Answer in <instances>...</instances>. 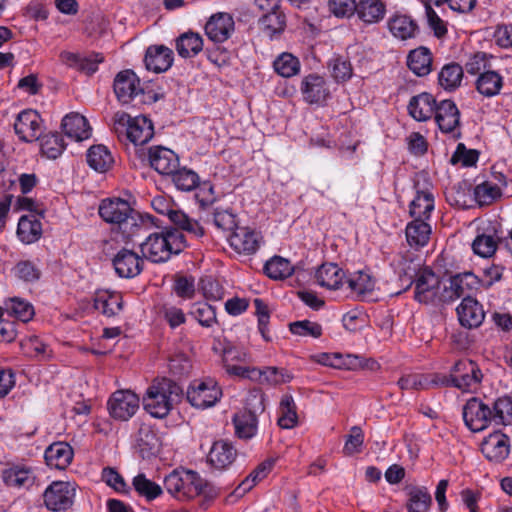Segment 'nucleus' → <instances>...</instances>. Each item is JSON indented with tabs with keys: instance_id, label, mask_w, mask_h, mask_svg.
Returning <instances> with one entry per match:
<instances>
[{
	"instance_id": "obj_1",
	"label": "nucleus",
	"mask_w": 512,
	"mask_h": 512,
	"mask_svg": "<svg viewBox=\"0 0 512 512\" xmlns=\"http://www.w3.org/2000/svg\"><path fill=\"white\" fill-rule=\"evenodd\" d=\"M99 215L105 222L116 225L126 239L140 235L148 226L127 201L119 198L102 200Z\"/></svg>"
},
{
	"instance_id": "obj_2",
	"label": "nucleus",
	"mask_w": 512,
	"mask_h": 512,
	"mask_svg": "<svg viewBox=\"0 0 512 512\" xmlns=\"http://www.w3.org/2000/svg\"><path fill=\"white\" fill-rule=\"evenodd\" d=\"M183 396V389L168 378L155 379L143 398L144 409L155 418L166 417Z\"/></svg>"
},
{
	"instance_id": "obj_3",
	"label": "nucleus",
	"mask_w": 512,
	"mask_h": 512,
	"mask_svg": "<svg viewBox=\"0 0 512 512\" xmlns=\"http://www.w3.org/2000/svg\"><path fill=\"white\" fill-rule=\"evenodd\" d=\"M186 247L183 232L178 229L164 228L163 230L149 234L140 244L144 258L154 263L166 262L173 254H179Z\"/></svg>"
},
{
	"instance_id": "obj_4",
	"label": "nucleus",
	"mask_w": 512,
	"mask_h": 512,
	"mask_svg": "<svg viewBox=\"0 0 512 512\" xmlns=\"http://www.w3.org/2000/svg\"><path fill=\"white\" fill-rule=\"evenodd\" d=\"M113 128L117 134H125L135 145L146 144L154 135L151 120L144 116L132 118L125 112H117L113 117Z\"/></svg>"
},
{
	"instance_id": "obj_5",
	"label": "nucleus",
	"mask_w": 512,
	"mask_h": 512,
	"mask_svg": "<svg viewBox=\"0 0 512 512\" xmlns=\"http://www.w3.org/2000/svg\"><path fill=\"white\" fill-rule=\"evenodd\" d=\"M198 473L192 470H173L164 478V488L176 500L184 502L197 496Z\"/></svg>"
},
{
	"instance_id": "obj_6",
	"label": "nucleus",
	"mask_w": 512,
	"mask_h": 512,
	"mask_svg": "<svg viewBox=\"0 0 512 512\" xmlns=\"http://www.w3.org/2000/svg\"><path fill=\"white\" fill-rule=\"evenodd\" d=\"M222 391L213 379L194 380L186 394L188 402L196 408L214 406L220 399Z\"/></svg>"
},
{
	"instance_id": "obj_7",
	"label": "nucleus",
	"mask_w": 512,
	"mask_h": 512,
	"mask_svg": "<svg viewBox=\"0 0 512 512\" xmlns=\"http://www.w3.org/2000/svg\"><path fill=\"white\" fill-rule=\"evenodd\" d=\"M451 369L454 387L464 392L475 391L483 379L478 364L470 359L457 361Z\"/></svg>"
},
{
	"instance_id": "obj_8",
	"label": "nucleus",
	"mask_w": 512,
	"mask_h": 512,
	"mask_svg": "<svg viewBox=\"0 0 512 512\" xmlns=\"http://www.w3.org/2000/svg\"><path fill=\"white\" fill-rule=\"evenodd\" d=\"M76 487L74 483L55 481L44 492V503L51 511H65L72 507L75 498Z\"/></svg>"
},
{
	"instance_id": "obj_9",
	"label": "nucleus",
	"mask_w": 512,
	"mask_h": 512,
	"mask_svg": "<svg viewBox=\"0 0 512 512\" xmlns=\"http://www.w3.org/2000/svg\"><path fill=\"white\" fill-rule=\"evenodd\" d=\"M463 419L471 431H481L493 422L492 408L479 398L472 397L463 406Z\"/></svg>"
},
{
	"instance_id": "obj_10",
	"label": "nucleus",
	"mask_w": 512,
	"mask_h": 512,
	"mask_svg": "<svg viewBox=\"0 0 512 512\" xmlns=\"http://www.w3.org/2000/svg\"><path fill=\"white\" fill-rule=\"evenodd\" d=\"M511 440L500 430L485 436L480 444L484 457L493 463H502L510 454Z\"/></svg>"
},
{
	"instance_id": "obj_11",
	"label": "nucleus",
	"mask_w": 512,
	"mask_h": 512,
	"mask_svg": "<svg viewBox=\"0 0 512 512\" xmlns=\"http://www.w3.org/2000/svg\"><path fill=\"white\" fill-rule=\"evenodd\" d=\"M480 279L472 272L467 271L451 276L449 286L445 287L443 301H454L460 297H471L480 286Z\"/></svg>"
},
{
	"instance_id": "obj_12",
	"label": "nucleus",
	"mask_w": 512,
	"mask_h": 512,
	"mask_svg": "<svg viewBox=\"0 0 512 512\" xmlns=\"http://www.w3.org/2000/svg\"><path fill=\"white\" fill-rule=\"evenodd\" d=\"M139 408V397L130 390H118L108 401L110 415L117 420L126 421Z\"/></svg>"
},
{
	"instance_id": "obj_13",
	"label": "nucleus",
	"mask_w": 512,
	"mask_h": 512,
	"mask_svg": "<svg viewBox=\"0 0 512 512\" xmlns=\"http://www.w3.org/2000/svg\"><path fill=\"white\" fill-rule=\"evenodd\" d=\"M14 130L21 141L39 140L42 134V119L35 110H23L16 118Z\"/></svg>"
},
{
	"instance_id": "obj_14",
	"label": "nucleus",
	"mask_w": 512,
	"mask_h": 512,
	"mask_svg": "<svg viewBox=\"0 0 512 512\" xmlns=\"http://www.w3.org/2000/svg\"><path fill=\"white\" fill-rule=\"evenodd\" d=\"M414 298L419 303H433L440 290V278L431 269L423 268L414 281Z\"/></svg>"
},
{
	"instance_id": "obj_15",
	"label": "nucleus",
	"mask_w": 512,
	"mask_h": 512,
	"mask_svg": "<svg viewBox=\"0 0 512 512\" xmlns=\"http://www.w3.org/2000/svg\"><path fill=\"white\" fill-rule=\"evenodd\" d=\"M113 87L117 99L123 104L131 102L137 95L143 93L140 79L129 69L116 75Z\"/></svg>"
},
{
	"instance_id": "obj_16",
	"label": "nucleus",
	"mask_w": 512,
	"mask_h": 512,
	"mask_svg": "<svg viewBox=\"0 0 512 512\" xmlns=\"http://www.w3.org/2000/svg\"><path fill=\"white\" fill-rule=\"evenodd\" d=\"M301 93L309 104H323L330 97V90L325 79L317 74H309L301 81Z\"/></svg>"
},
{
	"instance_id": "obj_17",
	"label": "nucleus",
	"mask_w": 512,
	"mask_h": 512,
	"mask_svg": "<svg viewBox=\"0 0 512 512\" xmlns=\"http://www.w3.org/2000/svg\"><path fill=\"white\" fill-rule=\"evenodd\" d=\"M150 166L163 176H168L179 166V157L171 149L164 146H152L148 149Z\"/></svg>"
},
{
	"instance_id": "obj_18",
	"label": "nucleus",
	"mask_w": 512,
	"mask_h": 512,
	"mask_svg": "<svg viewBox=\"0 0 512 512\" xmlns=\"http://www.w3.org/2000/svg\"><path fill=\"white\" fill-rule=\"evenodd\" d=\"M144 260L132 250L123 248L113 258L115 272L122 278H133L143 270Z\"/></svg>"
},
{
	"instance_id": "obj_19",
	"label": "nucleus",
	"mask_w": 512,
	"mask_h": 512,
	"mask_svg": "<svg viewBox=\"0 0 512 512\" xmlns=\"http://www.w3.org/2000/svg\"><path fill=\"white\" fill-rule=\"evenodd\" d=\"M233 17L224 12L217 13L210 17L205 25V33L210 40L216 43H222L230 38L234 32Z\"/></svg>"
},
{
	"instance_id": "obj_20",
	"label": "nucleus",
	"mask_w": 512,
	"mask_h": 512,
	"mask_svg": "<svg viewBox=\"0 0 512 512\" xmlns=\"http://www.w3.org/2000/svg\"><path fill=\"white\" fill-rule=\"evenodd\" d=\"M236 458L237 450L232 443L226 440H218L213 443L207 461L211 467L222 471L230 467Z\"/></svg>"
},
{
	"instance_id": "obj_21",
	"label": "nucleus",
	"mask_w": 512,
	"mask_h": 512,
	"mask_svg": "<svg viewBox=\"0 0 512 512\" xmlns=\"http://www.w3.org/2000/svg\"><path fill=\"white\" fill-rule=\"evenodd\" d=\"M457 315L462 326L469 329L480 326L485 318L482 305L472 297H466L457 307Z\"/></svg>"
},
{
	"instance_id": "obj_22",
	"label": "nucleus",
	"mask_w": 512,
	"mask_h": 512,
	"mask_svg": "<svg viewBox=\"0 0 512 512\" xmlns=\"http://www.w3.org/2000/svg\"><path fill=\"white\" fill-rule=\"evenodd\" d=\"M434 113L435 121L443 133H453L460 124V112L451 100L441 101Z\"/></svg>"
},
{
	"instance_id": "obj_23",
	"label": "nucleus",
	"mask_w": 512,
	"mask_h": 512,
	"mask_svg": "<svg viewBox=\"0 0 512 512\" xmlns=\"http://www.w3.org/2000/svg\"><path fill=\"white\" fill-rule=\"evenodd\" d=\"M390 33L397 39L408 40L415 38L420 30L414 19L409 15L395 13L387 21Z\"/></svg>"
},
{
	"instance_id": "obj_24",
	"label": "nucleus",
	"mask_w": 512,
	"mask_h": 512,
	"mask_svg": "<svg viewBox=\"0 0 512 512\" xmlns=\"http://www.w3.org/2000/svg\"><path fill=\"white\" fill-rule=\"evenodd\" d=\"M173 51L163 45L148 47L144 62L148 70L156 73L167 71L173 63Z\"/></svg>"
},
{
	"instance_id": "obj_25",
	"label": "nucleus",
	"mask_w": 512,
	"mask_h": 512,
	"mask_svg": "<svg viewBox=\"0 0 512 512\" xmlns=\"http://www.w3.org/2000/svg\"><path fill=\"white\" fill-rule=\"evenodd\" d=\"M393 266L404 289L411 287L422 271L421 263L409 255H399L394 260Z\"/></svg>"
},
{
	"instance_id": "obj_26",
	"label": "nucleus",
	"mask_w": 512,
	"mask_h": 512,
	"mask_svg": "<svg viewBox=\"0 0 512 512\" xmlns=\"http://www.w3.org/2000/svg\"><path fill=\"white\" fill-rule=\"evenodd\" d=\"M160 448V439L152 426L142 424L136 436V449L143 459L156 455Z\"/></svg>"
},
{
	"instance_id": "obj_27",
	"label": "nucleus",
	"mask_w": 512,
	"mask_h": 512,
	"mask_svg": "<svg viewBox=\"0 0 512 512\" xmlns=\"http://www.w3.org/2000/svg\"><path fill=\"white\" fill-rule=\"evenodd\" d=\"M65 135L75 141H82L90 137L91 128L87 119L79 113L67 114L61 123Z\"/></svg>"
},
{
	"instance_id": "obj_28",
	"label": "nucleus",
	"mask_w": 512,
	"mask_h": 512,
	"mask_svg": "<svg viewBox=\"0 0 512 512\" xmlns=\"http://www.w3.org/2000/svg\"><path fill=\"white\" fill-rule=\"evenodd\" d=\"M44 457L48 466L63 470L73 459V449L66 442H55L45 450Z\"/></svg>"
},
{
	"instance_id": "obj_29",
	"label": "nucleus",
	"mask_w": 512,
	"mask_h": 512,
	"mask_svg": "<svg viewBox=\"0 0 512 512\" xmlns=\"http://www.w3.org/2000/svg\"><path fill=\"white\" fill-rule=\"evenodd\" d=\"M436 101L429 93L413 96L408 104V112L417 121H426L431 118L436 109Z\"/></svg>"
},
{
	"instance_id": "obj_30",
	"label": "nucleus",
	"mask_w": 512,
	"mask_h": 512,
	"mask_svg": "<svg viewBox=\"0 0 512 512\" xmlns=\"http://www.w3.org/2000/svg\"><path fill=\"white\" fill-rule=\"evenodd\" d=\"M229 243L240 254H253L258 249L257 236L247 227H237L229 236Z\"/></svg>"
},
{
	"instance_id": "obj_31",
	"label": "nucleus",
	"mask_w": 512,
	"mask_h": 512,
	"mask_svg": "<svg viewBox=\"0 0 512 512\" xmlns=\"http://www.w3.org/2000/svg\"><path fill=\"white\" fill-rule=\"evenodd\" d=\"M94 308L107 317L115 316L123 308L122 296L116 292L97 291L94 296Z\"/></svg>"
},
{
	"instance_id": "obj_32",
	"label": "nucleus",
	"mask_w": 512,
	"mask_h": 512,
	"mask_svg": "<svg viewBox=\"0 0 512 512\" xmlns=\"http://www.w3.org/2000/svg\"><path fill=\"white\" fill-rule=\"evenodd\" d=\"M344 271L334 263L321 265L315 274L317 283L327 289H339L344 285Z\"/></svg>"
},
{
	"instance_id": "obj_33",
	"label": "nucleus",
	"mask_w": 512,
	"mask_h": 512,
	"mask_svg": "<svg viewBox=\"0 0 512 512\" xmlns=\"http://www.w3.org/2000/svg\"><path fill=\"white\" fill-rule=\"evenodd\" d=\"M275 459L270 458L260 463L233 491L235 497H242L250 491L258 481L264 479L272 470Z\"/></svg>"
},
{
	"instance_id": "obj_34",
	"label": "nucleus",
	"mask_w": 512,
	"mask_h": 512,
	"mask_svg": "<svg viewBox=\"0 0 512 512\" xmlns=\"http://www.w3.org/2000/svg\"><path fill=\"white\" fill-rule=\"evenodd\" d=\"M275 459L270 458L260 463L233 491L235 497H242L250 491L258 481L264 479L272 470Z\"/></svg>"
},
{
	"instance_id": "obj_35",
	"label": "nucleus",
	"mask_w": 512,
	"mask_h": 512,
	"mask_svg": "<svg viewBox=\"0 0 512 512\" xmlns=\"http://www.w3.org/2000/svg\"><path fill=\"white\" fill-rule=\"evenodd\" d=\"M275 459L270 458L260 463L233 491L235 497H242L250 491L258 481L264 479L272 470Z\"/></svg>"
},
{
	"instance_id": "obj_36",
	"label": "nucleus",
	"mask_w": 512,
	"mask_h": 512,
	"mask_svg": "<svg viewBox=\"0 0 512 512\" xmlns=\"http://www.w3.org/2000/svg\"><path fill=\"white\" fill-rule=\"evenodd\" d=\"M311 360L323 366L336 369H354L359 365L358 357L354 355H342L340 353H319L311 356Z\"/></svg>"
},
{
	"instance_id": "obj_37",
	"label": "nucleus",
	"mask_w": 512,
	"mask_h": 512,
	"mask_svg": "<svg viewBox=\"0 0 512 512\" xmlns=\"http://www.w3.org/2000/svg\"><path fill=\"white\" fill-rule=\"evenodd\" d=\"M386 13L382 0H360L357 3L356 14L366 24L380 22Z\"/></svg>"
},
{
	"instance_id": "obj_38",
	"label": "nucleus",
	"mask_w": 512,
	"mask_h": 512,
	"mask_svg": "<svg viewBox=\"0 0 512 512\" xmlns=\"http://www.w3.org/2000/svg\"><path fill=\"white\" fill-rule=\"evenodd\" d=\"M3 481L9 487L29 488L34 484L35 475L31 468L14 466L3 471Z\"/></svg>"
},
{
	"instance_id": "obj_39",
	"label": "nucleus",
	"mask_w": 512,
	"mask_h": 512,
	"mask_svg": "<svg viewBox=\"0 0 512 512\" xmlns=\"http://www.w3.org/2000/svg\"><path fill=\"white\" fill-rule=\"evenodd\" d=\"M17 235L25 244L36 242L42 235V224L35 215H24L19 219Z\"/></svg>"
},
{
	"instance_id": "obj_40",
	"label": "nucleus",
	"mask_w": 512,
	"mask_h": 512,
	"mask_svg": "<svg viewBox=\"0 0 512 512\" xmlns=\"http://www.w3.org/2000/svg\"><path fill=\"white\" fill-rule=\"evenodd\" d=\"M87 163L96 172L104 173L112 167L114 158L106 146L99 144L88 149Z\"/></svg>"
},
{
	"instance_id": "obj_41",
	"label": "nucleus",
	"mask_w": 512,
	"mask_h": 512,
	"mask_svg": "<svg viewBox=\"0 0 512 512\" xmlns=\"http://www.w3.org/2000/svg\"><path fill=\"white\" fill-rule=\"evenodd\" d=\"M409 69L417 76H426L431 72L432 55L428 48L412 50L407 59Z\"/></svg>"
},
{
	"instance_id": "obj_42",
	"label": "nucleus",
	"mask_w": 512,
	"mask_h": 512,
	"mask_svg": "<svg viewBox=\"0 0 512 512\" xmlns=\"http://www.w3.org/2000/svg\"><path fill=\"white\" fill-rule=\"evenodd\" d=\"M431 234L430 225L422 218H414L406 227V239L410 246L422 247Z\"/></svg>"
},
{
	"instance_id": "obj_43",
	"label": "nucleus",
	"mask_w": 512,
	"mask_h": 512,
	"mask_svg": "<svg viewBox=\"0 0 512 512\" xmlns=\"http://www.w3.org/2000/svg\"><path fill=\"white\" fill-rule=\"evenodd\" d=\"M203 49L202 37L194 32L181 34L176 40V50L183 58L193 57Z\"/></svg>"
},
{
	"instance_id": "obj_44",
	"label": "nucleus",
	"mask_w": 512,
	"mask_h": 512,
	"mask_svg": "<svg viewBox=\"0 0 512 512\" xmlns=\"http://www.w3.org/2000/svg\"><path fill=\"white\" fill-rule=\"evenodd\" d=\"M434 209V196L429 190L417 191V194L410 204V215L413 218L427 220Z\"/></svg>"
},
{
	"instance_id": "obj_45",
	"label": "nucleus",
	"mask_w": 512,
	"mask_h": 512,
	"mask_svg": "<svg viewBox=\"0 0 512 512\" xmlns=\"http://www.w3.org/2000/svg\"><path fill=\"white\" fill-rule=\"evenodd\" d=\"M258 416L252 413L239 412L234 415L235 433L240 439H251L257 433Z\"/></svg>"
},
{
	"instance_id": "obj_46",
	"label": "nucleus",
	"mask_w": 512,
	"mask_h": 512,
	"mask_svg": "<svg viewBox=\"0 0 512 512\" xmlns=\"http://www.w3.org/2000/svg\"><path fill=\"white\" fill-rule=\"evenodd\" d=\"M278 425L283 429H291L298 423L297 408L292 395L282 396L279 405Z\"/></svg>"
},
{
	"instance_id": "obj_47",
	"label": "nucleus",
	"mask_w": 512,
	"mask_h": 512,
	"mask_svg": "<svg viewBox=\"0 0 512 512\" xmlns=\"http://www.w3.org/2000/svg\"><path fill=\"white\" fill-rule=\"evenodd\" d=\"M167 216L169 220L176 226L172 227L173 229H178L181 232L186 231L197 238L204 235V228L197 221L190 219L182 211L171 209Z\"/></svg>"
},
{
	"instance_id": "obj_48",
	"label": "nucleus",
	"mask_w": 512,
	"mask_h": 512,
	"mask_svg": "<svg viewBox=\"0 0 512 512\" xmlns=\"http://www.w3.org/2000/svg\"><path fill=\"white\" fill-rule=\"evenodd\" d=\"M264 272L273 280H283L293 274L294 266L288 259L274 256L266 262Z\"/></svg>"
},
{
	"instance_id": "obj_49",
	"label": "nucleus",
	"mask_w": 512,
	"mask_h": 512,
	"mask_svg": "<svg viewBox=\"0 0 512 512\" xmlns=\"http://www.w3.org/2000/svg\"><path fill=\"white\" fill-rule=\"evenodd\" d=\"M502 77L495 71H486L476 81L478 92L486 97L497 95L502 87Z\"/></svg>"
},
{
	"instance_id": "obj_50",
	"label": "nucleus",
	"mask_w": 512,
	"mask_h": 512,
	"mask_svg": "<svg viewBox=\"0 0 512 512\" xmlns=\"http://www.w3.org/2000/svg\"><path fill=\"white\" fill-rule=\"evenodd\" d=\"M132 485L137 494L147 501H152L163 493L162 487L140 473L133 478Z\"/></svg>"
},
{
	"instance_id": "obj_51",
	"label": "nucleus",
	"mask_w": 512,
	"mask_h": 512,
	"mask_svg": "<svg viewBox=\"0 0 512 512\" xmlns=\"http://www.w3.org/2000/svg\"><path fill=\"white\" fill-rule=\"evenodd\" d=\"M41 153L49 159L58 158L65 149V143L58 132H50L40 137Z\"/></svg>"
},
{
	"instance_id": "obj_52",
	"label": "nucleus",
	"mask_w": 512,
	"mask_h": 512,
	"mask_svg": "<svg viewBox=\"0 0 512 512\" xmlns=\"http://www.w3.org/2000/svg\"><path fill=\"white\" fill-rule=\"evenodd\" d=\"M168 176L171 178L175 187L181 191H191L195 189L199 183V177L196 172L186 167H180V165Z\"/></svg>"
},
{
	"instance_id": "obj_53",
	"label": "nucleus",
	"mask_w": 512,
	"mask_h": 512,
	"mask_svg": "<svg viewBox=\"0 0 512 512\" xmlns=\"http://www.w3.org/2000/svg\"><path fill=\"white\" fill-rule=\"evenodd\" d=\"M463 78V69L457 63L445 65L439 73V84L445 90H455L461 84Z\"/></svg>"
},
{
	"instance_id": "obj_54",
	"label": "nucleus",
	"mask_w": 512,
	"mask_h": 512,
	"mask_svg": "<svg viewBox=\"0 0 512 512\" xmlns=\"http://www.w3.org/2000/svg\"><path fill=\"white\" fill-rule=\"evenodd\" d=\"M22 353L31 358L41 360L48 359L51 356L49 346L40 340L37 336H30L23 339L20 343Z\"/></svg>"
},
{
	"instance_id": "obj_55",
	"label": "nucleus",
	"mask_w": 512,
	"mask_h": 512,
	"mask_svg": "<svg viewBox=\"0 0 512 512\" xmlns=\"http://www.w3.org/2000/svg\"><path fill=\"white\" fill-rule=\"evenodd\" d=\"M274 70L284 78L295 76L300 71V62L297 57L291 53L284 52L273 62Z\"/></svg>"
},
{
	"instance_id": "obj_56",
	"label": "nucleus",
	"mask_w": 512,
	"mask_h": 512,
	"mask_svg": "<svg viewBox=\"0 0 512 512\" xmlns=\"http://www.w3.org/2000/svg\"><path fill=\"white\" fill-rule=\"evenodd\" d=\"M493 422L497 425H512V396H503L494 401Z\"/></svg>"
},
{
	"instance_id": "obj_57",
	"label": "nucleus",
	"mask_w": 512,
	"mask_h": 512,
	"mask_svg": "<svg viewBox=\"0 0 512 512\" xmlns=\"http://www.w3.org/2000/svg\"><path fill=\"white\" fill-rule=\"evenodd\" d=\"M432 502L428 490L424 487H414L409 491L408 510L409 512H426Z\"/></svg>"
},
{
	"instance_id": "obj_58",
	"label": "nucleus",
	"mask_w": 512,
	"mask_h": 512,
	"mask_svg": "<svg viewBox=\"0 0 512 512\" xmlns=\"http://www.w3.org/2000/svg\"><path fill=\"white\" fill-rule=\"evenodd\" d=\"M495 229L492 233L478 234L472 243V249L475 254L488 258L491 257L497 250V241L494 237Z\"/></svg>"
},
{
	"instance_id": "obj_59",
	"label": "nucleus",
	"mask_w": 512,
	"mask_h": 512,
	"mask_svg": "<svg viewBox=\"0 0 512 512\" xmlns=\"http://www.w3.org/2000/svg\"><path fill=\"white\" fill-rule=\"evenodd\" d=\"M14 277L27 283L36 282L41 277V270L33 261L21 260L11 270Z\"/></svg>"
},
{
	"instance_id": "obj_60",
	"label": "nucleus",
	"mask_w": 512,
	"mask_h": 512,
	"mask_svg": "<svg viewBox=\"0 0 512 512\" xmlns=\"http://www.w3.org/2000/svg\"><path fill=\"white\" fill-rule=\"evenodd\" d=\"M190 315L203 327L209 328L217 323L215 308L205 302L195 303L190 310Z\"/></svg>"
},
{
	"instance_id": "obj_61",
	"label": "nucleus",
	"mask_w": 512,
	"mask_h": 512,
	"mask_svg": "<svg viewBox=\"0 0 512 512\" xmlns=\"http://www.w3.org/2000/svg\"><path fill=\"white\" fill-rule=\"evenodd\" d=\"M344 285H347V288L358 296L363 295L364 293L373 289V283L370 276L361 271L354 273L349 278H347L344 281Z\"/></svg>"
},
{
	"instance_id": "obj_62",
	"label": "nucleus",
	"mask_w": 512,
	"mask_h": 512,
	"mask_svg": "<svg viewBox=\"0 0 512 512\" xmlns=\"http://www.w3.org/2000/svg\"><path fill=\"white\" fill-rule=\"evenodd\" d=\"M260 22L271 36L282 32L286 25L284 13L276 9V7H273L271 12L265 14Z\"/></svg>"
},
{
	"instance_id": "obj_63",
	"label": "nucleus",
	"mask_w": 512,
	"mask_h": 512,
	"mask_svg": "<svg viewBox=\"0 0 512 512\" xmlns=\"http://www.w3.org/2000/svg\"><path fill=\"white\" fill-rule=\"evenodd\" d=\"M474 195L480 205H488L501 196V191L497 184L486 181L475 187Z\"/></svg>"
},
{
	"instance_id": "obj_64",
	"label": "nucleus",
	"mask_w": 512,
	"mask_h": 512,
	"mask_svg": "<svg viewBox=\"0 0 512 512\" xmlns=\"http://www.w3.org/2000/svg\"><path fill=\"white\" fill-rule=\"evenodd\" d=\"M215 226L226 232H233L237 227L236 215L228 209L216 208L213 213Z\"/></svg>"
}]
</instances>
